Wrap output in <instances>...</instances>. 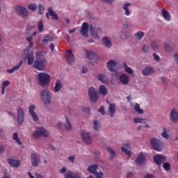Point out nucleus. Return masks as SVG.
I'll return each instance as SVG.
<instances>
[{
	"label": "nucleus",
	"instance_id": "nucleus-16",
	"mask_svg": "<svg viewBox=\"0 0 178 178\" xmlns=\"http://www.w3.org/2000/svg\"><path fill=\"white\" fill-rule=\"evenodd\" d=\"M40 156L38 154L35 153H33L31 154V159L32 161V166H34L35 168H37L38 166V159Z\"/></svg>",
	"mask_w": 178,
	"mask_h": 178
},
{
	"label": "nucleus",
	"instance_id": "nucleus-5",
	"mask_svg": "<svg viewBox=\"0 0 178 178\" xmlns=\"http://www.w3.org/2000/svg\"><path fill=\"white\" fill-rule=\"evenodd\" d=\"M88 94L92 104H95L98 101V90L94 87L89 88Z\"/></svg>",
	"mask_w": 178,
	"mask_h": 178
},
{
	"label": "nucleus",
	"instance_id": "nucleus-1",
	"mask_svg": "<svg viewBox=\"0 0 178 178\" xmlns=\"http://www.w3.org/2000/svg\"><path fill=\"white\" fill-rule=\"evenodd\" d=\"M38 81L40 87H47L51 83V75L47 72H40L38 74Z\"/></svg>",
	"mask_w": 178,
	"mask_h": 178
},
{
	"label": "nucleus",
	"instance_id": "nucleus-56",
	"mask_svg": "<svg viewBox=\"0 0 178 178\" xmlns=\"http://www.w3.org/2000/svg\"><path fill=\"white\" fill-rule=\"evenodd\" d=\"M98 112L102 113V115H105V110L104 109V106H102L99 110Z\"/></svg>",
	"mask_w": 178,
	"mask_h": 178
},
{
	"label": "nucleus",
	"instance_id": "nucleus-18",
	"mask_svg": "<svg viewBox=\"0 0 178 178\" xmlns=\"http://www.w3.org/2000/svg\"><path fill=\"white\" fill-rule=\"evenodd\" d=\"M22 65H23V60H20L19 63H18V65L14 66L11 69H7L6 70V72L7 73H9L10 74H12V73H15V72H16V70H19L20 69V67H22Z\"/></svg>",
	"mask_w": 178,
	"mask_h": 178
},
{
	"label": "nucleus",
	"instance_id": "nucleus-20",
	"mask_svg": "<svg viewBox=\"0 0 178 178\" xmlns=\"http://www.w3.org/2000/svg\"><path fill=\"white\" fill-rule=\"evenodd\" d=\"M136 163L137 165H143V163H145V155H144V153L140 152L139 155L138 156Z\"/></svg>",
	"mask_w": 178,
	"mask_h": 178
},
{
	"label": "nucleus",
	"instance_id": "nucleus-15",
	"mask_svg": "<svg viewBox=\"0 0 178 178\" xmlns=\"http://www.w3.org/2000/svg\"><path fill=\"white\" fill-rule=\"evenodd\" d=\"M8 162L12 168H19L22 161L20 160H16L13 159H8Z\"/></svg>",
	"mask_w": 178,
	"mask_h": 178
},
{
	"label": "nucleus",
	"instance_id": "nucleus-52",
	"mask_svg": "<svg viewBox=\"0 0 178 178\" xmlns=\"http://www.w3.org/2000/svg\"><path fill=\"white\" fill-rule=\"evenodd\" d=\"M96 178H102L104 177V173L102 172H97L94 174Z\"/></svg>",
	"mask_w": 178,
	"mask_h": 178
},
{
	"label": "nucleus",
	"instance_id": "nucleus-40",
	"mask_svg": "<svg viewBox=\"0 0 178 178\" xmlns=\"http://www.w3.org/2000/svg\"><path fill=\"white\" fill-rule=\"evenodd\" d=\"M108 152L110 154V159L112 161L116 156V154L115 153V151L112 149L111 148H107Z\"/></svg>",
	"mask_w": 178,
	"mask_h": 178
},
{
	"label": "nucleus",
	"instance_id": "nucleus-55",
	"mask_svg": "<svg viewBox=\"0 0 178 178\" xmlns=\"http://www.w3.org/2000/svg\"><path fill=\"white\" fill-rule=\"evenodd\" d=\"M82 111L85 112V113H90V108L88 107H83Z\"/></svg>",
	"mask_w": 178,
	"mask_h": 178
},
{
	"label": "nucleus",
	"instance_id": "nucleus-47",
	"mask_svg": "<svg viewBox=\"0 0 178 178\" xmlns=\"http://www.w3.org/2000/svg\"><path fill=\"white\" fill-rule=\"evenodd\" d=\"M136 35L138 40H141L143 37H144V32L143 31H138L136 33Z\"/></svg>",
	"mask_w": 178,
	"mask_h": 178
},
{
	"label": "nucleus",
	"instance_id": "nucleus-59",
	"mask_svg": "<svg viewBox=\"0 0 178 178\" xmlns=\"http://www.w3.org/2000/svg\"><path fill=\"white\" fill-rule=\"evenodd\" d=\"M42 55V51H38V53H36L37 59H40V56H41Z\"/></svg>",
	"mask_w": 178,
	"mask_h": 178
},
{
	"label": "nucleus",
	"instance_id": "nucleus-50",
	"mask_svg": "<svg viewBox=\"0 0 178 178\" xmlns=\"http://www.w3.org/2000/svg\"><path fill=\"white\" fill-rule=\"evenodd\" d=\"M121 149L122 152H124V154H126V155H129V156H130V151L127 150V148L122 146L121 147Z\"/></svg>",
	"mask_w": 178,
	"mask_h": 178
},
{
	"label": "nucleus",
	"instance_id": "nucleus-3",
	"mask_svg": "<svg viewBox=\"0 0 178 178\" xmlns=\"http://www.w3.org/2000/svg\"><path fill=\"white\" fill-rule=\"evenodd\" d=\"M47 63L48 62L45 58L37 59L33 63V67L39 71L45 70V66Z\"/></svg>",
	"mask_w": 178,
	"mask_h": 178
},
{
	"label": "nucleus",
	"instance_id": "nucleus-48",
	"mask_svg": "<svg viewBox=\"0 0 178 178\" xmlns=\"http://www.w3.org/2000/svg\"><path fill=\"white\" fill-rule=\"evenodd\" d=\"M64 178H73V172L72 171H68L65 175Z\"/></svg>",
	"mask_w": 178,
	"mask_h": 178
},
{
	"label": "nucleus",
	"instance_id": "nucleus-26",
	"mask_svg": "<svg viewBox=\"0 0 178 178\" xmlns=\"http://www.w3.org/2000/svg\"><path fill=\"white\" fill-rule=\"evenodd\" d=\"M25 59H28V65H33V63H34V54L30 53L27 54L25 56Z\"/></svg>",
	"mask_w": 178,
	"mask_h": 178
},
{
	"label": "nucleus",
	"instance_id": "nucleus-42",
	"mask_svg": "<svg viewBox=\"0 0 178 178\" xmlns=\"http://www.w3.org/2000/svg\"><path fill=\"white\" fill-rule=\"evenodd\" d=\"M38 29L40 33L44 31V24H42V21H40L38 24Z\"/></svg>",
	"mask_w": 178,
	"mask_h": 178
},
{
	"label": "nucleus",
	"instance_id": "nucleus-32",
	"mask_svg": "<svg viewBox=\"0 0 178 178\" xmlns=\"http://www.w3.org/2000/svg\"><path fill=\"white\" fill-rule=\"evenodd\" d=\"M98 80H99V81H102V83H104V84H106V83H108V76H104L103 74H99L97 76Z\"/></svg>",
	"mask_w": 178,
	"mask_h": 178
},
{
	"label": "nucleus",
	"instance_id": "nucleus-30",
	"mask_svg": "<svg viewBox=\"0 0 178 178\" xmlns=\"http://www.w3.org/2000/svg\"><path fill=\"white\" fill-rule=\"evenodd\" d=\"M89 30L93 38H98V33L95 32V28L94 27V26L90 25Z\"/></svg>",
	"mask_w": 178,
	"mask_h": 178
},
{
	"label": "nucleus",
	"instance_id": "nucleus-39",
	"mask_svg": "<svg viewBox=\"0 0 178 178\" xmlns=\"http://www.w3.org/2000/svg\"><path fill=\"white\" fill-rule=\"evenodd\" d=\"M163 138H165L166 140L169 139V134H168V129L166 128L163 127V133L161 134Z\"/></svg>",
	"mask_w": 178,
	"mask_h": 178
},
{
	"label": "nucleus",
	"instance_id": "nucleus-62",
	"mask_svg": "<svg viewBox=\"0 0 178 178\" xmlns=\"http://www.w3.org/2000/svg\"><path fill=\"white\" fill-rule=\"evenodd\" d=\"M174 58H175V60L176 63H177V65H178V54H174Z\"/></svg>",
	"mask_w": 178,
	"mask_h": 178
},
{
	"label": "nucleus",
	"instance_id": "nucleus-28",
	"mask_svg": "<svg viewBox=\"0 0 178 178\" xmlns=\"http://www.w3.org/2000/svg\"><path fill=\"white\" fill-rule=\"evenodd\" d=\"M99 91L100 94H102V95H104V97H105V95H106L108 94V89L104 85L99 86Z\"/></svg>",
	"mask_w": 178,
	"mask_h": 178
},
{
	"label": "nucleus",
	"instance_id": "nucleus-41",
	"mask_svg": "<svg viewBox=\"0 0 178 178\" xmlns=\"http://www.w3.org/2000/svg\"><path fill=\"white\" fill-rule=\"evenodd\" d=\"M93 127L94 130H99V127H101V123L98 120H95L93 122Z\"/></svg>",
	"mask_w": 178,
	"mask_h": 178
},
{
	"label": "nucleus",
	"instance_id": "nucleus-24",
	"mask_svg": "<svg viewBox=\"0 0 178 178\" xmlns=\"http://www.w3.org/2000/svg\"><path fill=\"white\" fill-rule=\"evenodd\" d=\"M152 73H154V69L151 67H146L142 70V74H143V76H148V74H151Z\"/></svg>",
	"mask_w": 178,
	"mask_h": 178
},
{
	"label": "nucleus",
	"instance_id": "nucleus-9",
	"mask_svg": "<svg viewBox=\"0 0 178 178\" xmlns=\"http://www.w3.org/2000/svg\"><path fill=\"white\" fill-rule=\"evenodd\" d=\"M66 59L67 62H68L69 65H72L73 62H74V54H73V50L69 49L66 51Z\"/></svg>",
	"mask_w": 178,
	"mask_h": 178
},
{
	"label": "nucleus",
	"instance_id": "nucleus-34",
	"mask_svg": "<svg viewBox=\"0 0 178 178\" xmlns=\"http://www.w3.org/2000/svg\"><path fill=\"white\" fill-rule=\"evenodd\" d=\"M48 13H49V15L53 17L54 20H58V15H56V13H55V12H54V10H52V9L49 8Z\"/></svg>",
	"mask_w": 178,
	"mask_h": 178
},
{
	"label": "nucleus",
	"instance_id": "nucleus-29",
	"mask_svg": "<svg viewBox=\"0 0 178 178\" xmlns=\"http://www.w3.org/2000/svg\"><path fill=\"white\" fill-rule=\"evenodd\" d=\"M108 114L111 118L115 116V104H111L108 108Z\"/></svg>",
	"mask_w": 178,
	"mask_h": 178
},
{
	"label": "nucleus",
	"instance_id": "nucleus-54",
	"mask_svg": "<svg viewBox=\"0 0 178 178\" xmlns=\"http://www.w3.org/2000/svg\"><path fill=\"white\" fill-rule=\"evenodd\" d=\"M149 49V47L147 45H143L142 47V51H143V52H145V54H147V52H148Z\"/></svg>",
	"mask_w": 178,
	"mask_h": 178
},
{
	"label": "nucleus",
	"instance_id": "nucleus-11",
	"mask_svg": "<svg viewBox=\"0 0 178 178\" xmlns=\"http://www.w3.org/2000/svg\"><path fill=\"white\" fill-rule=\"evenodd\" d=\"M117 65H118V63H116V61H115L113 60H110L107 63V67H108V70H110V72H111V73H116V70H115V68L116 67Z\"/></svg>",
	"mask_w": 178,
	"mask_h": 178
},
{
	"label": "nucleus",
	"instance_id": "nucleus-36",
	"mask_svg": "<svg viewBox=\"0 0 178 178\" xmlns=\"http://www.w3.org/2000/svg\"><path fill=\"white\" fill-rule=\"evenodd\" d=\"M13 139L17 142L18 145H22V141L19 139V135L17 133H14L13 135Z\"/></svg>",
	"mask_w": 178,
	"mask_h": 178
},
{
	"label": "nucleus",
	"instance_id": "nucleus-61",
	"mask_svg": "<svg viewBox=\"0 0 178 178\" xmlns=\"http://www.w3.org/2000/svg\"><path fill=\"white\" fill-rule=\"evenodd\" d=\"M33 29H34V26H28L26 28V31H28V33H30V31H31V30H33Z\"/></svg>",
	"mask_w": 178,
	"mask_h": 178
},
{
	"label": "nucleus",
	"instance_id": "nucleus-21",
	"mask_svg": "<svg viewBox=\"0 0 178 178\" xmlns=\"http://www.w3.org/2000/svg\"><path fill=\"white\" fill-rule=\"evenodd\" d=\"M61 89H62V82L60 81V80L57 79L56 81V84H55V86L54 87L53 91H54V92H59V91H60Z\"/></svg>",
	"mask_w": 178,
	"mask_h": 178
},
{
	"label": "nucleus",
	"instance_id": "nucleus-43",
	"mask_svg": "<svg viewBox=\"0 0 178 178\" xmlns=\"http://www.w3.org/2000/svg\"><path fill=\"white\" fill-rule=\"evenodd\" d=\"M163 168L165 172H169L170 170V163H163Z\"/></svg>",
	"mask_w": 178,
	"mask_h": 178
},
{
	"label": "nucleus",
	"instance_id": "nucleus-4",
	"mask_svg": "<svg viewBox=\"0 0 178 178\" xmlns=\"http://www.w3.org/2000/svg\"><path fill=\"white\" fill-rule=\"evenodd\" d=\"M40 96L42 98V101L44 104V105H49V104H51L52 96L51 95V92H49L48 90H43L40 92Z\"/></svg>",
	"mask_w": 178,
	"mask_h": 178
},
{
	"label": "nucleus",
	"instance_id": "nucleus-38",
	"mask_svg": "<svg viewBox=\"0 0 178 178\" xmlns=\"http://www.w3.org/2000/svg\"><path fill=\"white\" fill-rule=\"evenodd\" d=\"M53 39L54 38H52V36L49 35H47L42 38V42H44L45 44H47V42H49V41H52Z\"/></svg>",
	"mask_w": 178,
	"mask_h": 178
},
{
	"label": "nucleus",
	"instance_id": "nucleus-45",
	"mask_svg": "<svg viewBox=\"0 0 178 178\" xmlns=\"http://www.w3.org/2000/svg\"><path fill=\"white\" fill-rule=\"evenodd\" d=\"M165 49L167 52H172L173 51V48L168 43H165Z\"/></svg>",
	"mask_w": 178,
	"mask_h": 178
},
{
	"label": "nucleus",
	"instance_id": "nucleus-49",
	"mask_svg": "<svg viewBox=\"0 0 178 178\" xmlns=\"http://www.w3.org/2000/svg\"><path fill=\"white\" fill-rule=\"evenodd\" d=\"M44 6H42V5L40 4L38 6V13L39 15H42L44 13Z\"/></svg>",
	"mask_w": 178,
	"mask_h": 178
},
{
	"label": "nucleus",
	"instance_id": "nucleus-13",
	"mask_svg": "<svg viewBox=\"0 0 178 178\" xmlns=\"http://www.w3.org/2000/svg\"><path fill=\"white\" fill-rule=\"evenodd\" d=\"M80 32L83 37H88V24L87 22L83 23Z\"/></svg>",
	"mask_w": 178,
	"mask_h": 178
},
{
	"label": "nucleus",
	"instance_id": "nucleus-10",
	"mask_svg": "<svg viewBox=\"0 0 178 178\" xmlns=\"http://www.w3.org/2000/svg\"><path fill=\"white\" fill-rule=\"evenodd\" d=\"M154 161L156 165H161L166 161V157L162 154H157L154 156Z\"/></svg>",
	"mask_w": 178,
	"mask_h": 178
},
{
	"label": "nucleus",
	"instance_id": "nucleus-25",
	"mask_svg": "<svg viewBox=\"0 0 178 178\" xmlns=\"http://www.w3.org/2000/svg\"><path fill=\"white\" fill-rule=\"evenodd\" d=\"M86 55L87 58L90 60H97V59L98 58V56H96V54H94L92 51H86Z\"/></svg>",
	"mask_w": 178,
	"mask_h": 178
},
{
	"label": "nucleus",
	"instance_id": "nucleus-12",
	"mask_svg": "<svg viewBox=\"0 0 178 178\" xmlns=\"http://www.w3.org/2000/svg\"><path fill=\"white\" fill-rule=\"evenodd\" d=\"M170 119L171 122H173V123H176V122H178V112L176 111V108H172L170 111Z\"/></svg>",
	"mask_w": 178,
	"mask_h": 178
},
{
	"label": "nucleus",
	"instance_id": "nucleus-58",
	"mask_svg": "<svg viewBox=\"0 0 178 178\" xmlns=\"http://www.w3.org/2000/svg\"><path fill=\"white\" fill-rule=\"evenodd\" d=\"M66 170H67V169L65 167H63V168L60 169V173L63 175V173H66Z\"/></svg>",
	"mask_w": 178,
	"mask_h": 178
},
{
	"label": "nucleus",
	"instance_id": "nucleus-60",
	"mask_svg": "<svg viewBox=\"0 0 178 178\" xmlns=\"http://www.w3.org/2000/svg\"><path fill=\"white\" fill-rule=\"evenodd\" d=\"M134 176V174H133V172H128L127 175V178H131Z\"/></svg>",
	"mask_w": 178,
	"mask_h": 178
},
{
	"label": "nucleus",
	"instance_id": "nucleus-31",
	"mask_svg": "<svg viewBox=\"0 0 178 178\" xmlns=\"http://www.w3.org/2000/svg\"><path fill=\"white\" fill-rule=\"evenodd\" d=\"M129 6H131V3H127L123 5V9L125 10L126 16H130V10H129Z\"/></svg>",
	"mask_w": 178,
	"mask_h": 178
},
{
	"label": "nucleus",
	"instance_id": "nucleus-23",
	"mask_svg": "<svg viewBox=\"0 0 178 178\" xmlns=\"http://www.w3.org/2000/svg\"><path fill=\"white\" fill-rule=\"evenodd\" d=\"M161 13L165 20H167V22H170V14L168 10H166V9L163 8Z\"/></svg>",
	"mask_w": 178,
	"mask_h": 178
},
{
	"label": "nucleus",
	"instance_id": "nucleus-19",
	"mask_svg": "<svg viewBox=\"0 0 178 178\" xmlns=\"http://www.w3.org/2000/svg\"><path fill=\"white\" fill-rule=\"evenodd\" d=\"M81 137L86 144H91V136H90L88 132L83 131L81 133Z\"/></svg>",
	"mask_w": 178,
	"mask_h": 178
},
{
	"label": "nucleus",
	"instance_id": "nucleus-53",
	"mask_svg": "<svg viewBox=\"0 0 178 178\" xmlns=\"http://www.w3.org/2000/svg\"><path fill=\"white\" fill-rule=\"evenodd\" d=\"M152 48L154 51H158V44H156V42H152Z\"/></svg>",
	"mask_w": 178,
	"mask_h": 178
},
{
	"label": "nucleus",
	"instance_id": "nucleus-27",
	"mask_svg": "<svg viewBox=\"0 0 178 178\" xmlns=\"http://www.w3.org/2000/svg\"><path fill=\"white\" fill-rule=\"evenodd\" d=\"M97 169H98V165L97 164L91 165L88 168V172H90V173H92L93 175H95L97 172Z\"/></svg>",
	"mask_w": 178,
	"mask_h": 178
},
{
	"label": "nucleus",
	"instance_id": "nucleus-7",
	"mask_svg": "<svg viewBox=\"0 0 178 178\" xmlns=\"http://www.w3.org/2000/svg\"><path fill=\"white\" fill-rule=\"evenodd\" d=\"M15 10L18 13V15H20L24 17H27V16H29V11L24 6H17L15 7Z\"/></svg>",
	"mask_w": 178,
	"mask_h": 178
},
{
	"label": "nucleus",
	"instance_id": "nucleus-46",
	"mask_svg": "<svg viewBox=\"0 0 178 178\" xmlns=\"http://www.w3.org/2000/svg\"><path fill=\"white\" fill-rule=\"evenodd\" d=\"M28 9L29 10H37V6L35 3H31L28 6Z\"/></svg>",
	"mask_w": 178,
	"mask_h": 178
},
{
	"label": "nucleus",
	"instance_id": "nucleus-57",
	"mask_svg": "<svg viewBox=\"0 0 178 178\" xmlns=\"http://www.w3.org/2000/svg\"><path fill=\"white\" fill-rule=\"evenodd\" d=\"M153 56H154V59H155V60H158V61H159L160 60V58H159V56H158L156 54H153Z\"/></svg>",
	"mask_w": 178,
	"mask_h": 178
},
{
	"label": "nucleus",
	"instance_id": "nucleus-35",
	"mask_svg": "<svg viewBox=\"0 0 178 178\" xmlns=\"http://www.w3.org/2000/svg\"><path fill=\"white\" fill-rule=\"evenodd\" d=\"M65 120H66V124H65V130H72V124H70V122H69V118L67 116H65Z\"/></svg>",
	"mask_w": 178,
	"mask_h": 178
},
{
	"label": "nucleus",
	"instance_id": "nucleus-44",
	"mask_svg": "<svg viewBox=\"0 0 178 178\" xmlns=\"http://www.w3.org/2000/svg\"><path fill=\"white\" fill-rule=\"evenodd\" d=\"M134 123H145V119L136 118L134 119Z\"/></svg>",
	"mask_w": 178,
	"mask_h": 178
},
{
	"label": "nucleus",
	"instance_id": "nucleus-64",
	"mask_svg": "<svg viewBox=\"0 0 178 178\" xmlns=\"http://www.w3.org/2000/svg\"><path fill=\"white\" fill-rule=\"evenodd\" d=\"M73 178H81V177H80V175L75 174V175H73Z\"/></svg>",
	"mask_w": 178,
	"mask_h": 178
},
{
	"label": "nucleus",
	"instance_id": "nucleus-8",
	"mask_svg": "<svg viewBox=\"0 0 178 178\" xmlns=\"http://www.w3.org/2000/svg\"><path fill=\"white\" fill-rule=\"evenodd\" d=\"M17 122L19 124H23V122H24V111L23 108L21 107L18 108L17 109Z\"/></svg>",
	"mask_w": 178,
	"mask_h": 178
},
{
	"label": "nucleus",
	"instance_id": "nucleus-51",
	"mask_svg": "<svg viewBox=\"0 0 178 178\" xmlns=\"http://www.w3.org/2000/svg\"><path fill=\"white\" fill-rule=\"evenodd\" d=\"M9 84H10V82H9V81H4L1 83V87L3 88H5L6 87H8V86H9Z\"/></svg>",
	"mask_w": 178,
	"mask_h": 178
},
{
	"label": "nucleus",
	"instance_id": "nucleus-6",
	"mask_svg": "<svg viewBox=\"0 0 178 178\" xmlns=\"http://www.w3.org/2000/svg\"><path fill=\"white\" fill-rule=\"evenodd\" d=\"M33 136L35 138H39L40 136L48 137L49 136V132H48V131L45 130L44 128H38V129L33 132Z\"/></svg>",
	"mask_w": 178,
	"mask_h": 178
},
{
	"label": "nucleus",
	"instance_id": "nucleus-17",
	"mask_svg": "<svg viewBox=\"0 0 178 178\" xmlns=\"http://www.w3.org/2000/svg\"><path fill=\"white\" fill-rule=\"evenodd\" d=\"M119 80L122 84H124V86H127V84H129V81L130 80L129 75L127 74H122L120 76Z\"/></svg>",
	"mask_w": 178,
	"mask_h": 178
},
{
	"label": "nucleus",
	"instance_id": "nucleus-37",
	"mask_svg": "<svg viewBox=\"0 0 178 178\" xmlns=\"http://www.w3.org/2000/svg\"><path fill=\"white\" fill-rule=\"evenodd\" d=\"M134 110L139 115H143V113H144V111H143V109H141V108L140 107V104H136V105L134 106Z\"/></svg>",
	"mask_w": 178,
	"mask_h": 178
},
{
	"label": "nucleus",
	"instance_id": "nucleus-63",
	"mask_svg": "<svg viewBox=\"0 0 178 178\" xmlns=\"http://www.w3.org/2000/svg\"><path fill=\"white\" fill-rule=\"evenodd\" d=\"M145 178H154V175H151V174H147L145 176Z\"/></svg>",
	"mask_w": 178,
	"mask_h": 178
},
{
	"label": "nucleus",
	"instance_id": "nucleus-22",
	"mask_svg": "<svg viewBox=\"0 0 178 178\" xmlns=\"http://www.w3.org/2000/svg\"><path fill=\"white\" fill-rule=\"evenodd\" d=\"M102 42L104 47H106V48H111V47H112V42L106 36L102 38Z\"/></svg>",
	"mask_w": 178,
	"mask_h": 178
},
{
	"label": "nucleus",
	"instance_id": "nucleus-2",
	"mask_svg": "<svg viewBox=\"0 0 178 178\" xmlns=\"http://www.w3.org/2000/svg\"><path fill=\"white\" fill-rule=\"evenodd\" d=\"M150 144L155 151H159V152L163 149V147L165 146L163 142L156 138L150 139Z\"/></svg>",
	"mask_w": 178,
	"mask_h": 178
},
{
	"label": "nucleus",
	"instance_id": "nucleus-33",
	"mask_svg": "<svg viewBox=\"0 0 178 178\" xmlns=\"http://www.w3.org/2000/svg\"><path fill=\"white\" fill-rule=\"evenodd\" d=\"M124 69L128 74H134V72H133V70L130 68V67L127 66V64L126 63H123Z\"/></svg>",
	"mask_w": 178,
	"mask_h": 178
},
{
	"label": "nucleus",
	"instance_id": "nucleus-14",
	"mask_svg": "<svg viewBox=\"0 0 178 178\" xmlns=\"http://www.w3.org/2000/svg\"><path fill=\"white\" fill-rule=\"evenodd\" d=\"M29 113L31 116L33 118V120H34V122H37L38 120V116H37V113L34 112V111L35 110V106L31 105L29 106Z\"/></svg>",
	"mask_w": 178,
	"mask_h": 178
}]
</instances>
